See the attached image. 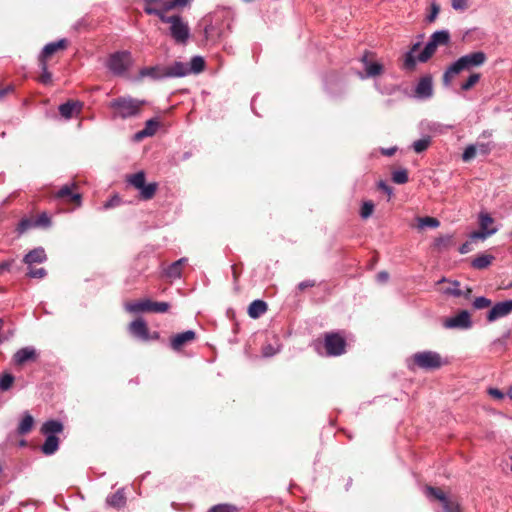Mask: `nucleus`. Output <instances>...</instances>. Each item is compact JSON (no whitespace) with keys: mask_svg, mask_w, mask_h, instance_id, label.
<instances>
[{"mask_svg":"<svg viewBox=\"0 0 512 512\" xmlns=\"http://www.w3.org/2000/svg\"><path fill=\"white\" fill-rule=\"evenodd\" d=\"M425 495L429 499L440 501L443 507V512H461L458 502L449 499L444 492L438 488L426 486Z\"/></svg>","mask_w":512,"mask_h":512,"instance_id":"6","label":"nucleus"},{"mask_svg":"<svg viewBox=\"0 0 512 512\" xmlns=\"http://www.w3.org/2000/svg\"><path fill=\"white\" fill-rule=\"evenodd\" d=\"M47 260V255L42 247H37L31 251H29L23 258V262L28 266H31L35 263H43Z\"/></svg>","mask_w":512,"mask_h":512,"instance_id":"21","label":"nucleus"},{"mask_svg":"<svg viewBox=\"0 0 512 512\" xmlns=\"http://www.w3.org/2000/svg\"><path fill=\"white\" fill-rule=\"evenodd\" d=\"M67 44L68 43L66 39H60L58 41L46 44L39 55V61L43 60L46 62L48 57L56 53L58 50L65 49L67 47Z\"/></svg>","mask_w":512,"mask_h":512,"instance_id":"19","label":"nucleus"},{"mask_svg":"<svg viewBox=\"0 0 512 512\" xmlns=\"http://www.w3.org/2000/svg\"><path fill=\"white\" fill-rule=\"evenodd\" d=\"M493 259L492 255L481 254L472 260L471 265L475 269H485L492 263Z\"/></svg>","mask_w":512,"mask_h":512,"instance_id":"33","label":"nucleus"},{"mask_svg":"<svg viewBox=\"0 0 512 512\" xmlns=\"http://www.w3.org/2000/svg\"><path fill=\"white\" fill-rule=\"evenodd\" d=\"M14 381L13 375L6 373L0 377V391H7L10 389Z\"/></svg>","mask_w":512,"mask_h":512,"instance_id":"48","label":"nucleus"},{"mask_svg":"<svg viewBox=\"0 0 512 512\" xmlns=\"http://www.w3.org/2000/svg\"><path fill=\"white\" fill-rule=\"evenodd\" d=\"M268 309L267 303L263 300H254L248 308V314L251 318L257 319Z\"/></svg>","mask_w":512,"mask_h":512,"instance_id":"24","label":"nucleus"},{"mask_svg":"<svg viewBox=\"0 0 512 512\" xmlns=\"http://www.w3.org/2000/svg\"><path fill=\"white\" fill-rule=\"evenodd\" d=\"M439 12H440V6L437 3L433 2L431 4V12L426 17L427 22H429V23L434 22L438 16Z\"/></svg>","mask_w":512,"mask_h":512,"instance_id":"56","label":"nucleus"},{"mask_svg":"<svg viewBox=\"0 0 512 512\" xmlns=\"http://www.w3.org/2000/svg\"><path fill=\"white\" fill-rule=\"evenodd\" d=\"M496 231H497L496 228H491L490 230H486V231H484L480 228V230L474 231L470 234V239L471 240H485L487 237L495 234Z\"/></svg>","mask_w":512,"mask_h":512,"instance_id":"43","label":"nucleus"},{"mask_svg":"<svg viewBox=\"0 0 512 512\" xmlns=\"http://www.w3.org/2000/svg\"><path fill=\"white\" fill-rule=\"evenodd\" d=\"M76 183H70L63 185L55 194L54 198L62 200L67 203L74 202L78 206L81 204V194L76 191Z\"/></svg>","mask_w":512,"mask_h":512,"instance_id":"9","label":"nucleus"},{"mask_svg":"<svg viewBox=\"0 0 512 512\" xmlns=\"http://www.w3.org/2000/svg\"><path fill=\"white\" fill-rule=\"evenodd\" d=\"M460 284L458 281H454L451 283V286L446 288L445 293L453 295L455 297H460L462 295V291L459 288Z\"/></svg>","mask_w":512,"mask_h":512,"instance_id":"54","label":"nucleus"},{"mask_svg":"<svg viewBox=\"0 0 512 512\" xmlns=\"http://www.w3.org/2000/svg\"><path fill=\"white\" fill-rule=\"evenodd\" d=\"M453 9L463 11L467 8V0H452Z\"/></svg>","mask_w":512,"mask_h":512,"instance_id":"62","label":"nucleus"},{"mask_svg":"<svg viewBox=\"0 0 512 512\" xmlns=\"http://www.w3.org/2000/svg\"><path fill=\"white\" fill-rule=\"evenodd\" d=\"M33 424V417L28 412H25L21 422L19 423L18 433L21 435L29 433L33 427Z\"/></svg>","mask_w":512,"mask_h":512,"instance_id":"35","label":"nucleus"},{"mask_svg":"<svg viewBox=\"0 0 512 512\" xmlns=\"http://www.w3.org/2000/svg\"><path fill=\"white\" fill-rule=\"evenodd\" d=\"M168 78L184 77L190 73L188 64L180 61L174 62L170 66H166Z\"/></svg>","mask_w":512,"mask_h":512,"instance_id":"22","label":"nucleus"},{"mask_svg":"<svg viewBox=\"0 0 512 512\" xmlns=\"http://www.w3.org/2000/svg\"><path fill=\"white\" fill-rule=\"evenodd\" d=\"M324 346L328 356H339L345 352L346 341L338 333H328L325 336Z\"/></svg>","mask_w":512,"mask_h":512,"instance_id":"8","label":"nucleus"},{"mask_svg":"<svg viewBox=\"0 0 512 512\" xmlns=\"http://www.w3.org/2000/svg\"><path fill=\"white\" fill-rule=\"evenodd\" d=\"M31 227H34V224H33V221H31L30 219H22L18 226H17V231L19 234H23L24 232H26L28 229H30Z\"/></svg>","mask_w":512,"mask_h":512,"instance_id":"53","label":"nucleus"},{"mask_svg":"<svg viewBox=\"0 0 512 512\" xmlns=\"http://www.w3.org/2000/svg\"><path fill=\"white\" fill-rule=\"evenodd\" d=\"M63 431V424L58 420H48L43 423L41 432L45 435H56Z\"/></svg>","mask_w":512,"mask_h":512,"instance_id":"26","label":"nucleus"},{"mask_svg":"<svg viewBox=\"0 0 512 512\" xmlns=\"http://www.w3.org/2000/svg\"><path fill=\"white\" fill-rule=\"evenodd\" d=\"M159 125L160 123L156 118L147 120L145 123V127L134 134V140L141 141L146 137L153 136L156 133L157 129L159 128Z\"/></svg>","mask_w":512,"mask_h":512,"instance_id":"20","label":"nucleus"},{"mask_svg":"<svg viewBox=\"0 0 512 512\" xmlns=\"http://www.w3.org/2000/svg\"><path fill=\"white\" fill-rule=\"evenodd\" d=\"M486 59V54L482 51H476L461 56L445 70L443 74V84L449 86L455 76L463 71H469L472 68L482 66Z\"/></svg>","mask_w":512,"mask_h":512,"instance_id":"2","label":"nucleus"},{"mask_svg":"<svg viewBox=\"0 0 512 512\" xmlns=\"http://www.w3.org/2000/svg\"><path fill=\"white\" fill-rule=\"evenodd\" d=\"M316 285V282L314 280H305V281H302L298 284V289L300 291L306 289V288H311V287H314Z\"/></svg>","mask_w":512,"mask_h":512,"instance_id":"64","label":"nucleus"},{"mask_svg":"<svg viewBox=\"0 0 512 512\" xmlns=\"http://www.w3.org/2000/svg\"><path fill=\"white\" fill-rule=\"evenodd\" d=\"M129 332L132 336L140 339V340H148L149 339V331L146 322L139 318L132 321L129 325Z\"/></svg>","mask_w":512,"mask_h":512,"instance_id":"16","label":"nucleus"},{"mask_svg":"<svg viewBox=\"0 0 512 512\" xmlns=\"http://www.w3.org/2000/svg\"><path fill=\"white\" fill-rule=\"evenodd\" d=\"M433 95V83L430 76L420 78L415 87V97L418 99H429Z\"/></svg>","mask_w":512,"mask_h":512,"instance_id":"14","label":"nucleus"},{"mask_svg":"<svg viewBox=\"0 0 512 512\" xmlns=\"http://www.w3.org/2000/svg\"><path fill=\"white\" fill-rule=\"evenodd\" d=\"M421 43L416 42L412 45L410 50L406 52L404 56V68L408 70H413L417 63V58H415L414 54L418 51L420 48Z\"/></svg>","mask_w":512,"mask_h":512,"instance_id":"27","label":"nucleus"},{"mask_svg":"<svg viewBox=\"0 0 512 512\" xmlns=\"http://www.w3.org/2000/svg\"><path fill=\"white\" fill-rule=\"evenodd\" d=\"M163 23L170 24L169 34L176 43H187L190 37V29L188 23L180 15L169 16V18L164 19Z\"/></svg>","mask_w":512,"mask_h":512,"instance_id":"4","label":"nucleus"},{"mask_svg":"<svg viewBox=\"0 0 512 512\" xmlns=\"http://www.w3.org/2000/svg\"><path fill=\"white\" fill-rule=\"evenodd\" d=\"M431 143V137L425 136L413 142L412 148L416 153H422L425 151Z\"/></svg>","mask_w":512,"mask_h":512,"instance_id":"39","label":"nucleus"},{"mask_svg":"<svg viewBox=\"0 0 512 512\" xmlns=\"http://www.w3.org/2000/svg\"><path fill=\"white\" fill-rule=\"evenodd\" d=\"M453 245H454V239H453V235H451V234L439 236L438 238H436L434 240V243H433L434 249H436L438 251L447 250Z\"/></svg>","mask_w":512,"mask_h":512,"instance_id":"29","label":"nucleus"},{"mask_svg":"<svg viewBox=\"0 0 512 512\" xmlns=\"http://www.w3.org/2000/svg\"><path fill=\"white\" fill-rule=\"evenodd\" d=\"M164 275L169 279H179L182 275V269L176 262H173L164 269Z\"/></svg>","mask_w":512,"mask_h":512,"instance_id":"37","label":"nucleus"},{"mask_svg":"<svg viewBox=\"0 0 512 512\" xmlns=\"http://www.w3.org/2000/svg\"><path fill=\"white\" fill-rule=\"evenodd\" d=\"M437 47L438 46L433 41H431L429 39L428 42L426 43L424 49L422 50V52H420L417 56L418 62H421V63L427 62L433 56Z\"/></svg>","mask_w":512,"mask_h":512,"instance_id":"30","label":"nucleus"},{"mask_svg":"<svg viewBox=\"0 0 512 512\" xmlns=\"http://www.w3.org/2000/svg\"><path fill=\"white\" fill-rule=\"evenodd\" d=\"M126 181L134 188L139 190L146 183L145 173L143 171H139L137 173L128 175Z\"/></svg>","mask_w":512,"mask_h":512,"instance_id":"34","label":"nucleus"},{"mask_svg":"<svg viewBox=\"0 0 512 512\" xmlns=\"http://www.w3.org/2000/svg\"><path fill=\"white\" fill-rule=\"evenodd\" d=\"M493 223V219L488 214H481L479 218L480 228L484 231L490 230L489 226Z\"/></svg>","mask_w":512,"mask_h":512,"instance_id":"52","label":"nucleus"},{"mask_svg":"<svg viewBox=\"0 0 512 512\" xmlns=\"http://www.w3.org/2000/svg\"><path fill=\"white\" fill-rule=\"evenodd\" d=\"M392 180L397 184H405L408 181V173L405 169H399L392 173Z\"/></svg>","mask_w":512,"mask_h":512,"instance_id":"45","label":"nucleus"},{"mask_svg":"<svg viewBox=\"0 0 512 512\" xmlns=\"http://www.w3.org/2000/svg\"><path fill=\"white\" fill-rule=\"evenodd\" d=\"M437 46H446L450 43V33L448 30H439L434 32L430 38Z\"/></svg>","mask_w":512,"mask_h":512,"instance_id":"31","label":"nucleus"},{"mask_svg":"<svg viewBox=\"0 0 512 512\" xmlns=\"http://www.w3.org/2000/svg\"><path fill=\"white\" fill-rule=\"evenodd\" d=\"M133 64L131 52L127 50L112 53L108 59L106 66L116 76L124 75Z\"/></svg>","mask_w":512,"mask_h":512,"instance_id":"3","label":"nucleus"},{"mask_svg":"<svg viewBox=\"0 0 512 512\" xmlns=\"http://www.w3.org/2000/svg\"><path fill=\"white\" fill-rule=\"evenodd\" d=\"M150 78L153 81H160L163 79H167L166 66L164 65H155L149 67H143L139 70V74L137 79L141 80L143 78Z\"/></svg>","mask_w":512,"mask_h":512,"instance_id":"12","label":"nucleus"},{"mask_svg":"<svg viewBox=\"0 0 512 512\" xmlns=\"http://www.w3.org/2000/svg\"><path fill=\"white\" fill-rule=\"evenodd\" d=\"M370 56H372V53L365 52V54L361 57V62L364 67V73H358L361 79L376 77L383 72V65L378 62H372L369 60Z\"/></svg>","mask_w":512,"mask_h":512,"instance_id":"11","label":"nucleus"},{"mask_svg":"<svg viewBox=\"0 0 512 512\" xmlns=\"http://www.w3.org/2000/svg\"><path fill=\"white\" fill-rule=\"evenodd\" d=\"M75 107L81 109L82 104L79 102L67 101L59 106V113L65 119H70L73 115Z\"/></svg>","mask_w":512,"mask_h":512,"instance_id":"32","label":"nucleus"},{"mask_svg":"<svg viewBox=\"0 0 512 512\" xmlns=\"http://www.w3.org/2000/svg\"><path fill=\"white\" fill-rule=\"evenodd\" d=\"M374 203L370 200L368 201H364L362 203V206H361V209H360V216L363 218V219H367L369 218L373 211H374Z\"/></svg>","mask_w":512,"mask_h":512,"instance_id":"44","label":"nucleus"},{"mask_svg":"<svg viewBox=\"0 0 512 512\" xmlns=\"http://www.w3.org/2000/svg\"><path fill=\"white\" fill-rule=\"evenodd\" d=\"M411 361L413 365L423 370H435L444 364L441 355L430 350L415 353Z\"/></svg>","mask_w":512,"mask_h":512,"instance_id":"5","label":"nucleus"},{"mask_svg":"<svg viewBox=\"0 0 512 512\" xmlns=\"http://www.w3.org/2000/svg\"><path fill=\"white\" fill-rule=\"evenodd\" d=\"M475 145L477 146V152L480 153L481 155L490 154L493 148L491 143H476Z\"/></svg>","mask_w":512,"mask_h":512,"instance_id":"58","label":"nucleus"},{"mask_svg":"<svg viewBox=\"0 0 512 512\" xmlns=\"http://www.w3.org/2000/svg\"><path fill=\"white\" fill-rule=\"evenodd\" d=\"M157 190V184L155 182L153 183H145L140 189V197L143 200H149L153 198Z\"/></svg>","mask_w":512,"mask_h":512,"instance_id":"36","label":"nucleus"},{"mask_svg":"<svg viewBox=\"0 0 512 512\" xmlns=\"http://www.w3.org/2000/svg\"><path fill=\"white\" fill-rule=\"evenodd\" d=\"M279 352V346L274 347L272 344H267L262 348V354L264 357H272Z\"/></svg>","mask_w":512,"mask_h":512,"instance_id":"57","label":"nucleus"},{"mask_svg":"<svg viewBox=\"0 0 512 512\" xmlns=\"http://www.w3.org/2000/svg\"><path fill=\"white\" fill-rule=\"evenodd\" d=\"M480 80V74L479 73H472L469 75L467 80L461 84V90L462 91H469L471 88H473Z\"/></svg>","mask_w":512,"mask_h":512,"instance_id":"41","label":"nucleus"},{"mask_svg":"<svg viewBox=\"0 0 512 512\" xmlns=\"http://www.w3.org/2000/svg\"><path fill=\"white\" fill-rule=\"evenodd\" d=\"M119 202H120V199L117 196H115L104 203L103 209H110V208L118 205Z\"/></svg>","mask_w":512,"mask_h":512,"instance_id":"63","label":"nucleus"},{"mask_svg":"<svg viewBox=\"0 0 512 512\" xmlns=\"http://www.w3.org/2000/svg\"><path fill=\"white\" fill-rule=\"evenodd\" d=\"M145 104V100L126 95L112 99L108 103V108L111 110L112 119L127 120L138 117Z\"/></svg>","mask_w":512,"mask_h":512,"instance_id":"1","label":"nucleus"},{"mask_svg":"<svg viewBox=\"0 0 512 512\" xmlns=\"http://www.w3.org/2000/svg\"><path fill=\"white\" fill-rule=\"evenodd\" d=\"M40 68L42 70V74L39 78V81L42 84L48 85L52 81V74L48 71L47 63L45 61H39Z\"/></svg>","mask_w":512,"mask_h":512,"instance_id":"42","label":"nucleus"},{"mask_svg":"<svg viewBox=\"0 0 512 512\" xmlns=\"http://www.w3.org/2000/svg\"><path fill=\"white\" fill-rule=\"evenodd\" d=\"M490 305L491 300L484 296L476 297L475 300L473 301V307L478 310L487 308Z\"/></svg>","mask_w":512,"mask_h":512,"instance_id":"51","label":"nucleus"},{"mask_svg":"<svg viewBox=\"0 0 512 512\" xmlns=\"http://www.w3.org/2000/svg\"><path fill=\"white\" fill-rule=\"evenodd\" d=\"M125 309L130 313L150 312V300L126 303Z\"/></svg>","mask_w":512,"mask_h":512,"instance_id":"28","label":"nucleus"},{"mask_svg":"<svg viewBox=\"0 0 512 512\" xmlns=\"http://www.w3.org/2000/svg\"><path fill=\"white\" fill-rule=\"evenodd\" d=\"M196 334L192 330H187L182 333H178L171 338L170 345L173 350H180L184 345L188 342H191L195 339Z\"/></svg>","mask_w":512,"mask_h":512,"instance_id":"18","label":"nucleus"},{"mask_svg":"<svg viewBox=\"0 0 512 512\" xmlns=\"http://www.w3.org/2000/svg\"><path fill=\"white\" fill-rule=\"evenodd\" d=\"M443 326L447 329H469L472 327L470 314L468 311L463 310L456 316L447 318L444 321Z\"/></svg>","mask_w":512,"mask_h":512,"instance_id":"10","label":"nucleus"},{"mask_svg":"<svg viewBox=\"0 0 512 512\" xmlns=\"http://www.w3.org/2000/svg\"><path fill=\"white\" fill-rule=\"evenodd\" d=\"M237 507L232 504L222 503L212 506L208 512H236Z\"/></svg>","mask_w":512,"mask_h":512,"instance_id":"46","label":"nucleus"},{"mask_svg":"<svg viewBox=\"0 0 512 512\" xmlns=\"http://www.w3.org/2000/svg\"><path fill=\"white\" fill-rule=\"evenodd\" d=\"M34 227H49L51 225V219L47 213H41L34 221Z\"/></svg>","mask_w":512,"mask_h":512,"instance_id":"49","label":"nucleus"},{"mask_svg":"<svg viewBox=\"0 0 512 512\" xmlns=\"http://www.w3.org/2000/svg\"><path fill=\"white\" fill-rule=\"evenodd\" d=\"M205 67V61L201 56H194L191 59L189 70L190 72L199 73L203 71Z\"/></svg>","mask_w":512,"mask_h":512,"instance_id":"40","label":"nucleus"},{"mask_svg":"<svg viewBox=\"0 0 512 512\" xmlns=\"http://www.w3.org/2000/svg\"><path fill=\"white\" fill-rule=\"evenodd\" d=\"M477 154V146L475 144L468 145L463 154H462V160L464 162L471 161Z\"/></svg>","mask_w":512,"mask_h":512,"instance_id":"47","label":"nucleus"},{"mask_svg":"<svg viewBox=\"0 0 512 512\" xmlns=\"http://www.w3.org/2000/svg\"><path fill=\"white\" fill-rule=\"evenodd\" d=\"M37 358L36 349L32 346H26L19 349L13 356L14 363L23 365L28 361H34Z\"/></svg>","mask_w":512,"mask_h":512,"instance_id":"17","label":"nucleus"},{"mask_svg":"<svg viewBox=\"0 0 512 512\" xmlns=\"http://www.w3.org/2000/svg\"><path fill=\"white\" fill-rule=\"evenodd\" d=\"M109 506L113 508H122L126 504V496L124 489H118L115 493L109 495L106 499Z\"/></svg>","mask_w":512,"mask_h":512,"instance_id":"23","label":"nucleus"},{"mask_svg":"<svg viewBox=\"0 0 512 512\" xmlns=\"http://www.w3.org/2000/svg\"><path fill=\"white\" fill-rule=\"evenodd\" d=\"M488 394L492 398H495L497 400H502L505 397V394L501 390H499L498 388H489L488 389Z\"/></svg>","mask_w":512,"mask_h":512,"instance_id":"61","label":"nucleus"},{"mask_svg":"<svg viewBox=\"0 0 512 512\" xmlns=\"http://www.w3.org/2000/svg\"><path fill=\"white\" fill-rule=\"evenodd\" d=\"M169 306L167 302H153L150 300V312L164 313L168 311Z\"/></svg>","mask_w":512,"mask_h":512,"instance_id":"50","label":"nucleus"},{"mask_svg":"<svg viewBox=\"0 0 512 512\" xmlns=\"http://www.w3.org/2000/svg\"><path fill=\"white\" fill-rule=\"evenodd\" d=\"M419 127L422 132H428L433 135L444 134L453 128L452 125L429 120L421 121Z\"/></svg>","mask_w":512,"mask_h":512,"instance_id":"15","label":"nucleus"},{"mask_svg":"<svg viewBox=\"0 0 512 512\" xmlns=\"http://www.w3.org/2000/svg\"><path fill=\"white\" fill-rule=\"evenodd\" d=\"M417 221H418V228L419 229H424L425 227L437 228V227L440 226V221L437 218H434V217H429V216L418 217Z\"/></svg>","mask_w":512,"mask_h":512,"instance_id":"38","label":"nucleus"},{"mask_svg":"<svg viewBox=\"0 0 512 512\" xmlns=\"http://www.w3.org/2000/svg\"><path fill=\"white\" fill-rule=\"evenodd\" d=\"M59 448V439L56 435H48L41 446V451L45 455H53Z\"/></svg>","mask_w":512,"mask_h":512,"instance_id":"25","label":"nucleus"},{"mask_svg":"<svg viewBox=\"0 0 512 512\" xmlns=\"http://www.w3.org/2000/svg\"><path fill=\"white\" fill-rule=\"evenodd\" d=\"M509 337V333H506L504 336H502L501 338H498L496 339L494 342H493V347L496 348V349H504L505 346H506V343H507V339Z\"/></svg>","mask_w":512,"mask_h":512,"instance_id":"59","label":"nucleus"},{"mask_svg":"<svg viewBox=\"0 0 512 512\" xmlns=\"http://www.w3.org/2000/svg\"><path fill=\"white\" fill-rule=\"evenodd\" d=\"M14 263L13 259L6 260L0 263V275H3L5 272H9Z\"/></svg>","mask_w":512,"mask_h":512,"instance_id":"60","label":"nucleus"},{"mask_svg":"<svg viewBox=\"0 0 512 512\" xmlns=\"http://www.w3.org/2000/svg\"><path fill=\"white\" fill-rule=\"evenodd\" d=\"M512 312V300H506L496 303L488 312L487 320L494 322L499 318L507 316Z\"/></svg>","mask_w":512,"mask_h":512,"instance_id":"13","label":"nucleus"},{"mask_svg":"<svg viewBox=\"0 0 512 512\" xmlns=\"http://www.w3.org/2000/svg\"><path fill=\"white\" fill-rule=\"evenodd\" d=\"M47 275V272L44 268H30L27 276L30 278L42 279Z\"/></svg>","mask_w":512,"mask_h":512,"instance_id":"55","label":"nucleus"},{"mask_svg":"<svg viewBox=\"0 0 512 512\" xmlns=\"http://www.w3.org/2000/svg\"><path fill=\"white\" fill-rule=\"evenodd\" d=\"M144 12L148 15L157 16L162 22L169 18L166 13L171 9L170 0H143Z\"/></svg>","mask_w":512,"mask_h":512,"instance_id":"7","label":"nucleus"}]
</instances>
